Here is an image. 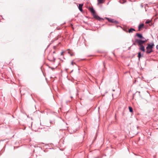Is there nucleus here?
Returning <instances> with one entry per match:
<instances>
[{"label":"nucleus","instance_id":"obj_1","mask_svg":"<svg viewBox=\"0 0 158 158\" xmlns=\"http://www.w3.org/2000/svg\"><path fill=\"white\" fill-rule=\"evenodd\" d=\"M89 10H90V12H91V13L92 14V15L93 16V17L94 18L98 20V21H101L102 20H104V19L100 17L98 15H97L95 14V11L93 7L90 8L89 9Z\"/></svg>","mask_w":158,"mask_h":158},{"label":"nucleus","instance_id":"obj_2","mask_svg":"<svg viewBox=\"0 0 158 158\" xmlns=\"http://www.w3.org/2000/svg\"><path fill=\"white\" fill-rule=\"evenodd\" d=\"M154 46V44L152 43L151 44H148L147 46L146 47L147 51L146 52L147 54H149L153 52V48Z\"/></svg>","mask_w":158,"mask_h":158},{"label":"nucleus","instance_id":"obj_3","mask_svg":"<svg viewBox=\"0 0 158 158\" xmlns=\"http://www.w3.org/2000/svg\"><path fill=\"white\" fill-rule=\"evenodd\" d=\"M147 41V40H142L140 39H136L135 40V42L138 44V45L140 46L143 45V44L145 43Z\"/></svg>","mask_w":158,"mask_h":158},{"label":"nucleus","instance_id":"obj_4","mask_svg":"<svg viewBox=\"0 0 158 158\" xmlns=\"http://www.w3.org/2000/svg\"><path fill=\"white\" fill-rule=\"evenodd\" d=\"M105 19L107 20L110 23H114L115 24H118L119 23V22L118 21L114 20V19H110L107 17H105Z\"/></svg>","mask_w":158,"mask_h":158},{"label":"nucleus","instance_id":"obj_5","mask_svg":"<svg viewBox=\"0 0 158 158\" xmlns=\"http://www.w3.org/2000/svg\"><path fill=\"white\" fill-rule=\"evenodd\" d=\"M136 35L138 37V38L140 39H145V38L143 36V35L139 33H136Z\"/></svg>","mask_w":158,"mask_h":158},{"label":"nucleus","instance_id":"obj_6","mask_svg":"<svg viewBox=\"0 0 158 158\" xmlns=\"http://www.w3.org/2000/svg\"><path fill=\"white\" fill-rule=\"evenodd\" d=\"M139 49L143 52H146L145 47L143 45L140 46Z\"/></svg>","mask_w":158,"mask_h":158},{"label":"nucleus","instance_id":"obj_7","mask_svg":"<svg viewBox=\"0 0 158 158\" xmlns=\"http://www.w3.org/2000/svg\"><path fill=\"white\" fill-rule=\"evenodd\" d=\"M143 54H141L140 52H139L138 53V60H140V58L143 56Z\"/></svg>","mask_w":158,"mask_h":158},{"label":"nucleus","instance_id":"obj_8","mask_svg":"<svg viewBox=\"0 0 158 158\" xmlns=\"http://www.w3.org/2000/svg\"><path fill=\"white\" fill-rule=\"evenodd\" d=\"M144 26V24L142 23L141 24H139L138 26V31H140V29L143 27Z\"/></svg>","mask_w":158,"mask_h":158},{"label":"nucleus","instance_id":"obj_9","mask_svg":"<svg viewBox=\"0 0 158 158\" xmlns=\"http://www.w3.org/2000/svg\"><path fill=\"white\" fill-rule=\"evenodd\" d=\"M83 5V4H79V5L78 8L81 11H82L83 10L82 9V6Z\"/></svg>","mask_w":158,"mask_h":158},{"label":"nucleus","instance_id":"obj_10","mask_svg":"<svg viewBox=\"0 0 158 158\" xmlns=\"http://www.w3.org/2000/svg\"><path fill=\"white\" fill-rule=\"evenodd\" d=\"M133 31H135V29L131 28L129 29L128 30V32L129 33H132Z\"/></svg>","mask_w":158,"mask_h":158},{"label":"nucleus","instance_id":"obj_11","mask_svg":"<svg viewBox=\"0 0 158 158\" xmlns=\"http://www.w3.org/2000/svg\"><path fill=\"white\" fill-rule=\"evenodd\" d=\"M129 111L131 112H133V109L131 107V106H129Z\"/></svg>","mask_w":158,"mask_h":158},{"label":"nucleus","instance_id":"obj_12","mask_svg":"<svg viewBox=\"0 0 158 158\" xmlns=\"http://www.w3.org/2000/svg\"><path fill=\"white\" fill-rule=\"evenodd\" d=\"M103 0H98L99 3L101 4L103 3Z\"/></svg>","mask_w":158,"mask_h":158},{"label":"nucleus","instance_id":"obj_13","mask_svg":"<svg viewBox=\"0 0 158 158\" xmlns=\"http://www.w3.org/2000/svg\"><path fill=\"white\" fill-rule=\"evenodd\" d=\"M151 22V21L149 20H147L146 21L145 23L148 24L149 23Z\"/></svg>","mask_w":158,"mask_h":158},{"label":"nucleus","instance_id":"obj_14","mask_svg":"<svg viewBox=\"0 0 158 158\" xmlns=\"http://www.w3.org/2000/svg\"><path fill=\"white\" fill-rule=\"evenodd\" d=\"M69 53H70V56H73L74 55V53H69Z\"/></svg>","mask_w":158,"mask_h":158},{"label":"nucleus","instance_id":"obj_15","mask_svg":"<svg viewBox=\"0 0 158 158\" xmlns=\"http://www.w3.org/2000/svg\"><path fill=\"white\" fill-rule=\"evenodd\" d=\"M74 64H76V63L75 62H73V61H72L71 62V64L72 65H73Z\"/></svg>","mask_w":158,"mask_h":158},{"label":"nucleus","instance_id":"obj_16","mask_svg":"<svg viewBox=\"0 0 158 158\" xmlns=\"http://www.w3.org/2000/svg\"><path fill=\"white\" fill-rule=\"evenodd\" d=\"M49 68H50L52 70H53L55 69V68H53V67H49Z\"/></svg>","mask_w":158,"mask_h":158},{"label":"nucleus","instance_id":"obj_17","mask_svg":"<svg viewBox=\"0 0 158 158\" xmlns=\"http://www.w3.org/2000/svg\"><path fill=\"white\" fill-rule=\"evenodd\" d=\"M56 46H54L53 47V48L54 49H55L56 48Z\"/></svg>","mask_w":158,"mask_h":158},{"label":"nucleus","instance_id":"obj_18","mask_svg":"<svg viewBox=\"0 0 158 158\" xmlns=\"http://www.w3.org/2000/svg\"><path fill=\"white\" fill-rule=\"evenodd\" d=\"M156 48L158 50V45H157L156 46Z\"/></svg>","mask_w":158,"mask_h":158},{"label":"nucleus","instance_id":"obj_19","mask_svg":"<svg viewBox=\"0 0 158 158\" xmlns=\"http://www.w3.org/2000/svg\"><path fill=\"white\" fill-rule=\"evenodd\" d=\"M141 8H143V5L142 4H141Z\"/></svg>","mask_w":158,"mask_h":158},{"label":"nucleus","instance_id":"obj_20","mask_svg":"<svg viewBox=\"0 0 158 158\" xmlns=\"http://www.w3.org/2000/svg\"><path fill=\"white\" fill-rule=\"evenodd\" d=\"M136 43H134L133 44V45H136Z\"/></svg>","mask_w":158,"mask_h":158},{"label":"nucleus","instance_id":"obj_21","mask_svg":"<svg viewBox=\"0 0 158 158\" xmlns=\"http://www.w3.org/2000/svg\"><path fill=\"white\" fill-rule=\"evenodd\" d=\"M63 53V52H61V55H62Z\"/></svg>","mask_w":158,"mask_h":158},{"label":"nucleus","instance_id":"obj_22","mask_svg":"<svg viewBox=\"0 0 158 158\" xmlns=\"http://www.w3.org/2000/svg\"><path fill=\"white\" fill-rule=\"evenodd\" d=\"M55 53V51H54V52H53V53Z\"/></svg>","mask_w":158,"mask_h":158},{"label":"nucleus","instance_id":"obj_23","mask_svg":"<svg viewBox=\"0 0 158 158\" xmlns=\"http://www.w3.org/2000/svg\"><path fill=\"white\" fill-rule=\"evenodd\" d=\"M54 41V40H52V42H53Z\"/></svg>","mask_w":158,"mask_h":158},{"label":"nucleus","instance_id":"obj_24","mask_svg":"<svg viewBox=\"0 0 158 158\" xmlns=\"http://www.w3.org/2000/svg\"><path fill=\"white\" fill-rule=\"evenodd\" d=\"M70 98H71L72 99V98H73V97H72V96H71V97H70Z\"/></svg>","mask_w":158,"mask_h":158},{"label":"nucleus","instance_id":"obj_25","mask_svg":"<svg viewBox=\"0 0 158 158\" xmlns=\"http://www.w3.org/2000/svg\"><path fill=\"white\" fill-rule=\"evenodd\" d=\"M120 27V26H117V27Z\"/></svg>","mask_w":158,"mask_h":158},{"label":"nucleus","instance_id":"obj_26","mask_svg":"<svg viewBox=\"0 0 158 158\" xmlns=\"http://www.w3.org/2000/svg\"><path fill=\"white\" fill-rule=\"evenodd\" d=\"M113 90V91H114L115 90H114V89H113V90Z\"/></svg>","mask_w":158,"mask_h":158}]
</instances>
